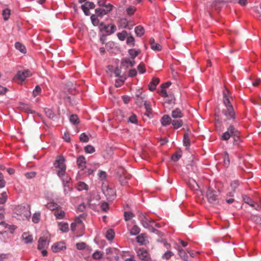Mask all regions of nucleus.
<instances>
[{
    "instance_id": "f257e3e1",
    "label": "nucleus",
    "mask_w": 261,
    "mask_h": 261,
    "mask_svg": "<svg viewBox=\"0 0 261 261\" xmlns=\"http://www.w3.org/2000/svg\"><path fill=\"white\" fill-rule=\"evenodd\" d=\"M228 92L229 91L226 88H225V90L223 92V101L226 107V109L222 110V113L226 118V119L224 120L225 121L231 119L234 120L236 119L235 112L227 96Z\"/></svg>"
},
{
    "instance_id": "f03ea898",
    "label": "nucleus",
    "mask_w": 261,
    "mask_h": 261,
    "mask_svg": "<svg viewBox=\"0 0 261 261\" xmlns=\"http://www.w3.org/2000/svg\"><path fill=\"white\" fill-rule=\"evenodd\" d=\"M65 159L63 156L59 155L57 156L56 161L54 163L55 167L58 168L57 174L59 177L63 176L66 172V165L64 163Z\"/></svg>"
},
{
    "instance_id": "7ed1b4c3",
    "label": "nucleus",
    "mask_w": 261,
    "mask_h": 261,
    "mask_svg": "<svg viewBox=\"0 0 261 261\" xmlns=\"http://www.w3.org/2000/svg\"><path fill=\"white\" fill-rule=\"evenodd\" d=\"M219 192L211 188H208L206 192V198L208 202L213 205H218L219 204Z\"/></svg>"
},
{
    "instance_id": "20e7f679",
    "label": "nucleus",
    "mask_w": 261,
    "mask_h": 261,
    "mask_svg": "<svg viewBox=\"0 0 261 261\" xmlns=\"http://www.w3.org/2000/svg\"><path fill=\"white\" fill-rule=\"evenodd\" d=\"M29 205H19L15 209L14 213L22 219H28L31 216V212Z\"/></svg>"
},
{
    "instance_id": "39448f33",
    "label": "nucleus",
    "mask_w": 261,
    "mask_h": 261,
    "mask_svg": "<svg viewBox=\"0 0 261 261\" xmlns=\"http://www.w3.org/2000/svg\"><path fill=\"white\" fill-rule=\"evenodd\" d=\"M104 7L105 9L97 8L95 10V12L97 16L102 17L105 15L107 14L112 11L113 6L110 4H108L107 6Z\"/></svg>"
},
{
    "instance_id": "423d86ee",
    "label": "nucleus",
    "mask_w": 261,
    "mask_h": 261,
    "mask_svg": "<svg viewBox=\"0 0 261 261\" xmlns=\"http://www.w3.org/2000/svg\"><path fill=\"white\" fill-rule=\"evenodd\" d=\"M233 133H236V136H237L238 130L234 128L233 125H230L227 128V130L222 134L221 138L223 140L227 141L230 137H232Z\"/></svg>"
},
{
    "instance_id": "0eeeda50",
    "label": "nucleus",
    "mask_w": 261,
    "mask_h": 261,
    "mask_svg": "<svg viewBox=\"0 0 261 261\" xmlns=\"http://www.w3.org/2000/svg\"><path fill=\"white\" fill-rule=\"evenodd\" d=\"M137 255L141 261H152L150 254L148 251L143 248H140L138 250Z\"/></svg>"
},
{
    "instance_id": "6e6552de",
    "label": "nucleus",
    "mask_w": 261,
    "mask_h": 261,
    "mask_svg": "<svg viewBox=\"0 0 261 261\" xmlns=\"http://www.w3.org/2000/svg\"><path fill=\"white\" fill-rule=\"evenodd\" d=\"M102 191L108 200H113L115 197L116 192L114 189L106 186L103 187Z\"/></svg>"
},
{
    "instance_id": "1a4fd4ad",
    "label": "nucleus",
    "mask_w": 261,
    "mask_h": 261,
    "mask_svg": "<svg viewBox=\"0 0 261 261\" xmlns=\"http://www.w3.org/2000/svg\"><path fill=\"white\" fill-rule=\"evenodd\" d=\"M32 74V73L28 69L18 71L15 75V78L21 81H24L27 77L31 76Z\"/></svg>"
},
{
    "instance_id": "9d476101",
    "label": "nucleus",
    "mask_w": 261,
    "mask_h": 261,
    "mask_svg": "<svg viewBox=\"0 0 261 261\" xmlns=\"http://www.w3.org/2000/svg\"><path fill=\"white\" fill-rule=\"evenodd\" d=\"M66 248L64 242H60L55 243L52 246L51 249L54 252H58L60 251L65 249Z\"/></svg>"
},
{
    "instance_id": "9b49d317",
    "label": "nucleus",
    "mask_w": 261,
    "mask_h": 261,
    "mask_svg": "<svg viewBox=\"0 0 261 261\" xmlns=\"http://www.w3.org/2000/svg\"><path fill=\"white\" fill-rule=\"evenodd\" d=\"M136 64L134 60L129 58H123L121 60V65L126 68H128L129 65L130 67H133Z\"/></svg>"
},
{
    "instance_id": "f8f14e48",
    "label": "nucleus",
    "mask_w": 261,
    "mask_h": 261,
    "mask_svg": "<svg viewBox=\"0 0 261 261\" xmlns=\"http://www.w3.org/2000/svg\"><path fill=\"white\" fill-rule=\"evenodd\" d=\"M146 237L145 233H141L137 237V242L141 245H145L148 243V241L146 239Z\"/></svg>"
},
{
    "instance_id": "ddd939ff",
    "label": "nucleus",
    "mask_w": 261,
    "mask_h": 261,
    "mask_svg": "<svg viewBox=\"0 0 261 261\" xmlns=\"http://www.w3.org/2000/svg\"><path fill=\"white\" fill-rule=\"evenodd\" d=\"M105 31L108 35L113 34L116 31V27L114 24H107L103 28Z\"/></svg>"
},
{
    "instance_id": "4468645a",
    "label": "nucleus",
    "mask_w": 261,
    "mask_h": 261,
    "mask_svg": "<svg viewBox=\"0 0 261 261\" xmlns=\"http://www.w3.org/2000/svg\"><path fill=\"white\" fill-rule=\"evenodd\" d=\"M145 96L142 95V94H136L135 97V103L140 107L144 105L145 100Z\"/></svg>"
},
{
    "instance_id": "2eb2a0df",
    "label": "nucleus",
    "mask_w": 261,
    "mask_h": 261,
    "mask_svg": "<svg viewBox=\"0 0 261 261\" xmlns=\"http://www.w3.org/2000/svg\"><path fill=\"white\" fill-rule=\"evenodd\" d=\"M160 80L156 77H153L148 85V89L150 91H153L156 89V86L159 83Z\"/></svg>"
},
{
    "instance_id": "dca6fc26",
    "label": "nucleus",
    "mask_w": 261,
    "mask_h": 261,
    "mask_svg": "<svg viewBox=\"0 0 261 261\" xmlns=\"http://www.w3.org/2000/svg\"><path fill=\"white\" fill-rule=\"evenodd\" d=\"M48 243H47L46 239L41 237L38 240V249L41 250L47 248Z\"/></svg>"
},
{
    "instance_id": "f3484780",
    "label": "nucleus",
    "mask_w": 261,
    "mask_h": 261,
    "mask_svg": "<svg viewBox=\"0 0 261 261\" xmlns=\"http://www.w3.org/2000/svg\"><path fill=\"white\" fill-rule=\"evenodd\" d=\"M172 121L171 117L168 115H164L161 119V123L164 126L170 124Z\"/></svg>"
},
{
    "instance_id": "a211bd4d",
    "label": "nucleus",
    "mask_w": 261,
    "mask_h": 261,
    "mask_svg": "<svg viewBox=\"0 0 261 261\" xmlns=\"http://www.w3.org/2000/svg\"><path fill=\"white\" fill-rule=\"evenodd\" d=\"M77 164L79 168L82 170L86 167V160L84 156L81 155L77 159Z\"/></svg>"
},
{
    "instance_id": "6ab92c4d",
    "label": "nucleus",
    "mask_w": 261,
    "mask_h": 261,
    "mask_svg": "<svg viewBox=\"0 0 261 261\" xmlns=\"http://www.w3.org/2000/svg\"><path fill=\"white\" fill-rule=\"evenodd\" d=\"M121 70V69L119 67H116L114 71V72L115 74L116 77H119L120 78V81L122 83H123L125 80L126 79V77L125 75H120Z\"/></svg>"
},
{
    "instance_id": "aec40b11",
    "label": "nucleus",
    "mask_w": 261,
    "mask_h": 261,
    "mask_svg": "<svg viewBox=\"0 0 261 261\" xmlns=\"http://www.w3.org/2000/svg\"><path fill=\"white\" fill-rule=\"evenodd\" d=\"M144 105L145 106L146 113L145 115L149 118H152V108L151 107L150 103L149 102H148L147 101H145L144 103Z\"/></svg>"
},
{
    "instance_id": "412c9836",
    "label": "nucleus",
    "mask_w": 261,
    "mask_h": 261,
    "mask_svg": "<svg viewBox=\"0 0 261 261\" xmlns=\"http://www.w3.org/2000/svg\"><path fill=\"white\" fill-rule=\"evenodd\" d=\"M171 116L173 118H180L184 116V114L179 108H176L172 111Z\"/></svg>"
},
{
    "instance_id": "4be33fe9",
    "label": "nucleus",
    "mask_w": 261,
    "mask_h": 261,
    "mask_svg": "<svg viewBox=\"0 0 261 261\" xmlns=\"http://www.w3.org/2000/svg\"><path fill=\"white\" fill-rule=\"evenodd\" d=\"M131 177V175L129 174L126 175H121L119 177V181L122 185H125L127 183V181Z\"/></svg>"
},
{
    "instance_id": "5701e85b",
    "label": "nucleus",
    "mask_w": 261,
    "mask_h": 261,
    "mask_svg": "<svg viewBox=\"0 0 261 261\" xmlns=\"http://www.w3.org/2000/svg\"><path fill=\"white\" fill-rule=\"evenodd\" d=\"M189 188L193 190H196L199 188L196 181L192 178H190L187 183Z\"/></svg>"
},
{
    "instance_id": "b1692460",
    "label": "nucleus",
    "mask_w": 261,
    "mask_h": 261,
    "mask_svg": "<svg viewBox=\"0 0 261 261\" xmlns=\"http://www.w3.org/2000/svg\"><path fill=\"white\" fill-rule=\"evenodd\" d=\"M128 53L130 56V59L134 60L141 53V50L140 49H130L128 50Z\"/></svg>"
},
{
    "instance_id": "393cba45",
    "label": "nucleus",
    "mask_w": 261,
    "mask_h": 261,
    "mask_svg": "<svg viewBox=\"0 0 261 261\" xmlns=\"http://www.w3.org/2000/svg\"><path fill=\"white\" fill-rule=\"evenodd\" d=\"M189 135L190 134L188 133H185L184 135L183 138V144L185 146L187 147V149H188L191 144Z\"/></svg>"
},
{
    "instance_id": "a878e982",
    "label": "nucleus",
    "mask_w": 261,
    "mask_h": 261,
    "mask_svg": "<svg viewBox=\"0 0 261 261\" xmlns=\"http://www.w3.org/2000/svg\"><path fill=\"white\" fill-rule=\"evenodd\" d=\"M22 239L26 244L32 243L33 242L32 236L26 232L22 234Z\"/></svg>"
},
{
    "instance_id": "bb28decb",
    "label": "nucleus",
    "mask_w": 261,
    "mask_h": 261,
    "mask_svg": "<svg viewBox=\"0 0 261 261\" xmlns=\"http://www.w3.org/2000/svg\"><path fill=\"white\" fill-rule=\"evenodd\" d=\"M135 32L137 36L141 37L144 35L145 31L143 27L138 25L135 28Z\"/></svg>"
},
{
    "instance_id": "cd10ccee",
    "label": "nucleus",
    "mask_w": 261,
    "mask_h": 261,
    "mask_svg": "<svg viewBox=\"0 0 261 261\" xmlns=\"http://www.w3.org/2000/svg\"><path fill=\"white\" fill-rule=\"evenodd\" d=\"M44 112L46 116L50 119H54V118L56 117L55 113L50 109L45 108Z\"/></svg>"
},
{
    "instance_id": "c85d7f7f",
    "label": "nucleus",
    "mask_w": 261,
    "mask_h": 261,
    "mask_svg": "<svg viewBox=\"0 0 261 261\" xmlns=\"http://www.w3.org/2000/svg\"><path fill=\"white\" fill-rule=\"evenodd\" d=\"M58 225L60 226V229L63 232H67L69 230L68 224L67 223L59 222Z\"/></svg>"
},
{
    "instance_id": "c756f323",
    "label": "nucleus",
    "mask_w": 261,
    "mask_h": 261,
    "mask_svg": "<svg viewBox=\"0 0 261 261\" xmlns=\"http://www.w3.org/2000/svg\"><path fill=\"white\" fill-rule=\"evenodd\" d=\"M173 128L177 129L183 125V122L181 120H173L171 122Z\"/></svg>"
},
{
    "instance_id": "7c9ffc66",
    "label": "nucleus",
    "mask_w": 261,
    "mask_h": 261,
    "mask_svg": "<svg viewBox=\"0 0 261 261\" xmlns=\"http://www.w3.org/2000/svg\"><path fill=\"white\" fill-rule=\"evenodd\" d=\"M15 48L19 50L22 53H26V48L25 46L19 42H17L15 44Z\"/></svg>"
},
{
    "instance_id": "2f4dec72",
    "label": "nucleus",
    "mask_w": 261,
    "mask_h": 261,
    "mask_svg": "<svg viewBox=\"0 0 261 261\" xmlns=\"http://www.w3.org/2000/svg\"><path fill=\"white\" fill-rule=\"evenodd\" d=\"M46 207L47 208H48L51 211H54V210H56L59 207V205L55 202H51L48 203L46 205Z\"/></svg>"
},
{
    "instance_id": "473e14b6",
    "label": "nucleus",
    "mask_w": 261,
    "mask_h": 261,
    "mask_svg": "<svg viewBox=\"0 0 261 261\" xmlns=\"http://www.w3.org/2000/svg\"><path fill=\"white\" fill-rule=\"evenodd\" d=\"M140 232V228L137 225H134L130 231L131 235L136 236Z\"/></svg>"
},
{
    "instance_id": "72a5a7b5",
    "label": "nucleus",
    "mask_w": 261,
    "mask_h": 261,
    "mask_svg": "<svg viewBox=\"0 0 261 261\" xmlns=\"http://www.w3.org/2000/svg\"><path fill=\"white\" fill-rule=\"evenodd\" d=\"M54 214L57 219H60L64 218L65 216V212L61 210H58L57 208Z\"/></svg>"
},
{
    "instance_id": "f704fd0d",
    "label": "nucleus",
    "mask_w": 261,
    "mask_h": 261,
    "mask_svg": "<svg viewBox=\"0 0 261 261\" xmlns=\"http://www.w3.org/2000/svg\"><path fill=\"white\" fill-rule=\"evenodd\" d=\"M115 236V232L112 229H110L107 230L106 232V237L109 240H112L114 239Z\"/></svg>"
},
{
    "instance_id": "c9c22d12",
    "label": "nucleus",
    "mask_w": 261,
    "mask_h": 261,
    "mask_svg": "<svg viewBox=\"0 0 261 261\" xmlns=\"http://www.w3.org/2000/svg\"><path fill=\"white\" fill-rule=\"evenodd\" d=\"M178 253L181 258L184 261H188V256L186 252L182 249H179Z\"/></svg>"
},
{
    "instance_id": "e433bc0d",
    "label": "nucleus",
    "mask_w": 261,
    "mask_h": 261,
    "mask_svg": "<svg viewBox=\"0 0 261 261\" xmlns=\"http://www.w3.org/2000/svg\"><path fill=\"white\" fill-rule=\"evenodd\" d=\"M69 120L71 123L73 124H77L79 123L80 121L78 118V117L75 114H72L70 116Z\"/></svg>"
},
{
    "instance_id": "4c0bfd02",
    "label": "nucleus",
    "mask_w": 261,
    "mask_h": 261,
    "mask_svg": "<svg viewBox=\"0 0 261 261\" xmlns=\"http://www.w3.org/2000/svg\"><path fill=\"white\" fill-rule=\"evenodd\" d=\"M127 36L128 34L125 31L117 33V37L121 41H124Z\"/></svg>"
},
{
    "instance_id": "58836bf2",
    "label": "nucleus",
    "mask_w": 261,
    "mask_h": 261,
    "mask_svg": "<svg viewBox=\"0 0 261 261\" xmlns=\"http://www.w3.org/2000/svg\"><path fill=\"white\" fill-rule=\"evenodd\" d=\"M97 17L96 14H93L91 16L92 23L94 26H97L99 23V20L98 19Z\"/></svg>"
},
{
    "instance_id": "ea45409f",
    "label": "nucleus",
    "mask_w": 261,
    "mask_h": 261,
    "mask_svg": "<svg viewBox=\"0 0 261 261\" xmlns=\"http://www.w3.org/2000/svg\"><path fill=\"white\" fill-rule=\"evenodd\" d=\"M10 10L8 8H6L3 11L2 15L5 20H7L9 19L10 15Z\"/></svg>"
},
{
    "instance_id": "a19ab883",
    "label": "nucleus",
    "mask_w": 261,
    "mask_h": 261,
    "mask_svg": "<svg viewBox=\"0 0 261 261\" xmlns=\"http://www.w3.org/2000/svg\"><path fill=\"white\" fill-rule=\"evenodd\" d=\"M40 212L35 213L32 217V221L35 223H38L40 220Z\"/></svg>"
},
{
    "instance_id": "79ce46f5",
    "label": "nucleus",
    "mask_w": 261,
    "mask_h": 261,
    "mask_svg": "<svg viewBox=\"0 0 261 261\" xmlns=\"http://www.w3.org/2000/svg\"><path fill=\"white\" fill-rule=\"evenodd\" d=\"M240 133L239 130H238L237 136H236V133H233L232 137H233L234 142L233 144L235 145H239L240 142H241V140L240 138Z\"/></svg>"
},
{
    "instance_id": "37998d69",
    "label": "nucleus",
    "mask_w": 261,
    "mask_h": 261,
    "mask_svg": "<svg viewBox=\"0 0 261 261\" xmlns=\"http://www.w3.org/2000/svg\"><path fill=\"white\" fill-rule=\"evenodd\" d=\"M126 43L128 45H131L132 46H135V38L132 35L129 36H127Z\"/></svg>"
},
{
    "instance_id": "c03bdc74",
    "label": "nucleus",
    "mask_w": 261,
    "mask_h": 261,
    "mask_svg": "<svg viewBox=\"0 0 261 261\" xmlns=\"http://www.w3.org/2000/svg\"><path fill=\"white\" fill-rule=\"evenodd\" d=\"M7 200V195L6 192H3L0 195V204H3Z\"/></svg>"
},
{
    "instance_id": "a18cd8bd",
    "label": "nucleus",
    "mask_w": 261,
    "mask_h": 261,
    "mask_svg": "<svg viewBox=\"0 0 261 261\" xmlns=\"http://www.w3.org/2000/svg\"><path fill=\"white\" fill-rule=\"evenodd\" d=\"M251 220L257 224L261 225V218L256 215H252L250 218Z\"/></svg>"
},
{
    "instance_id": "49530a36",
    "label": "nucleus",
    "mask_w": 261,
    "mask_h": 261,
    "mask_svg": "<svg viewBox=\"0 0 261 261\" xmlns=\"http://www.w3.org/2000/svg\"><path fill=\"white\" fill-rule=\"evenodd\" d=\"M85 151L86 153H92L95 152V149L93 146L88 145L85 147Z\"/></svg>"
},
{
    "instance_id": "de8ad7c7",
    "label": "nucleus",
    "mask_w": 261,
    "mask_h": 261,
    "mask_svg": "<svg viewBox=\"0 0 261 261\" xmlns=\"http://www.w3.org/2000/svg\"><path fill=\"white\" fill-rule=\"evenodd\" d=\"M124 216L125 221H129L134 217V214L130 212H125Z\"/></svg>"
},
{
    "instance_id": "09e8293b",
    "label": "nucleus",
    "mask_w": 261,
    "mask_h": 261,
    "mask_svg": "<svg viewBox=\"0 0 261 261\" xmlns=\"http://www.w3.org/2000/svg\"><path fill=\"white\" fill-rule=\"evenodd\" d=\"M239 185L240 182L238 180L232 181L230 184V187L231 190L233 191V192H236V189L239 187Z\"/></svg>"
},
{
    "instance_id": "8fccbe9b",
    "label": "nucleus",
    "mask_w": 261,
    "mask_h": 261,
    "mask_svg": "<svg viewBox=\"0 0 261 261\" xmlns=\"http://www.w3.org/2000/svg\"><path fill=\"white\" fill-rule=\"evenodd\" d=\"M139 73L142 74L146 72L145 65L143 63H140L137 67Z\"/></svg>"
},
{
    "instance_id": "3c124183",
    "label": "nucleus",
    "mask_w": 261,
    "mask_h": 261,
    "mask_svg": "<svg viewBox=\"0 0 261 261\" xmlns=\"http://www.w3.org/2000/svg\"><path fill=\"white\" fill-rule=\"evenodd\" d=\"M102 253L99 251H95L92 255V257L95 259H99L102 258Z\"/></svg>"
},
{
    "instance_id": "603ef678",
    "label": "nucleus",
    "mask_w": 261,
    "mask_h": 261,
    "mask_svg": "<svg viewBox=\"0 0 261 261\" xmlns=\"http://www.w3.org/2000/svg\"><path fill=\"white\" fill-rule=\"evenodd\" d=\"M80 140L82 142H88L89 141V137L85 133H82L80 137Z\"/></svg>"
},
{
    "instance_id": "864d4df0",
    "label": "nucleus",
    "mask_w": 261,
    "mask_h": 261,
    "mask_svg": "<svg viewBox=\"0 0 261 261\" xmlns=\"http://www.w3.org/2000/svg\"><path fill=\"white\" fill-rule=\"evenodd\" d=\"M224 163L226 166H228L229 165L230 161L229 159V155L227 152L225 151L224 152Z\"/></svg>"
},
{
    "instance_id": "5fc2aeb1",
    "label": "nucleus",
    "mask_w": 261,
    "mask_h": 261,
    "mask_svg": "<svg viewBox=\"0 0 261 261\" xmlns=\"http://www.w3.org/2000/svg\"><path fill=\"white\" fill-rule=\"evenodd\" d=\"M128 121L132 123H137L138 120L136 115L134 114H132V115L129 117Z\"/></svg>"
},
{
    "instance_id": "6e6d98bb",
    "label": "nucleus",
    "mask_w": 261,
    "mask_h": 261,
    "mask_svg": "<svg viewBox=\"0 0 261 261\" xmlns=\"http://www.w3.org/2000/svg\"><path fill=\"white\" fill-rule=\"evenodd\" d=\"M117 173L119 175V177H120L121 175H126L128 174L127 173L125 169L122 167H120L118 169Z\"/></svg>"
},
{
    "instance_id": "4d7b16f0",
    "label": "nucleus",
    "mask_w": 261,
    "mask_h": 261,
    "mask_svg": "<svg viewBox=\"0 0 261 261\" xmlns=\"http://www.w3.org/2000/svg\"><path fill=\"white\" fill-rule=\"evenodd\" d=\"M87 245L84 242H80L76 244V247L78 250H83L86 248Z\"/></svg>"
},
{
    "instance_id": "13d9d810",
    "label": "nucleus",
    "mask_w": 261,
    "mask_h": 261,
    "mask_svg": "<svg viewBox=\"0 0 261 261\" xmlns=\"http://www.w3.org/2000/svg\"><path fill=\"white\" fill-rule=\"evenodd\" d=\"M173 255V253L172 252L168 251L163 254L162 258L168 260Z\"/></svg>"
},
{
    "instance_id": "bf43d9fd",
    "label": "nucleus",
    "mask_w": 261,
    "mask_h": 261,
    "mask_svg": "<svg viewBox=\"0 0 261 261\" xmlns=\"http://www.w3.org/2000/svg\"><path fill=\"white\" fill-rule=\"evenodd\" d=\"M41 91V87L37 85L36 86L35 89L33 91V95L34 97H36L37 95H38Z\"/></svg>"
},
{
    "instance_id": "052dcab7",
    "label": "nucleus",
    "mask_w": 261,
    "mask_h": 261,
    "mask_svg": "<svg viewBox=\"0 0 261 261\" xmlns=\"http://www.w3.org/2000/svg\"><path fill=\"white\" fill-rule=\"evenodd\" d=\"M151 48L154 51H160L162 49L161 45L159 43H154L150 46Z\"/></svg>"
},
{
    "instance_id": "680f3d73",
    "label": "nucleus",
    "mask_w": 261,
    "mask_h": 261,
    "mask_svg": "<svg viewBox=\"0 0 261 261\" xmlns=\"http://www.w3.org/2000/svg\"><path fill=\"white\" fill-rule=\"evenodd\" d=\"M81 8L86 15L89 16L90 15V12L89 11L88 7L86 6V5H82L81 6Z\"/></svg>"
},
{
    "instance_id": "e2e57ef3",
    "label": "nucleus",
    "mask_w": 261,
    "mask_h": 261,
    "mask_svg": "<svg viewBox=\"0 0 261 261\" xmlns=\"http://www.w3.org/2000/svg\"><path fill=\"white\" fill-rule=\"evenodd\" d=\"M100 207L103 212H106L109 208L108 203L106 202H102L100 205Z\"/></svg>"
},
{
    "instance_id": "0e129e2a",
    "label": "nucleus",
    "mask_w": 261,
    "mask_h": 261,
    "mask_svg": "<svg viewBox=\"0 0 261 261\" xmlns=\"http://www.w3.org/2000/svg\"><path fill=\"white\" fill-rule=\"evenodd\" d=\"M149 230L150 231H151L152 232H153V233H156L157 234H158L159 236H163V233L161 232L160 231H159V230L158 229H156L155 228H154L152 226H150L149 227Z\"/></svg>"
},
{
    "instance_id": "69168bd1",
    "label": "nucleus",
    "mask_w": 261,
    "mask_h": 261,
    "mask_svg": "<svg viewBox=\"0 0 261 261\" xmlns=\"http://www.w3.org/2000/svg\"><path fill=\"white\" fill-rule=\"evenodd\" d=\"M6 181L4 179L3 174L0 172V188H3L5 186Z\"/></svg>"
},
{
    "instance_id": "338daca9",
    "label": "nucleus",
    "mask_w": 261,
    "mask_h": 261,
    "mask_svg": "<svg viewBox=\"0 0 261 261\" xmlns=\"http://www.w3.org/2000/svg\"><path fill=\"white\" fill-rule=\"evenodd\" d=\"M181 155L177 152L173 154L171 156V160L174 162H176L181 158Z\"/></svg>"
},
{
    "instance_id": "774afa93",
    "label": "nucleus",
    "mask_w": 261,
    "mask_h": 261,
    "mask_svg": "<svg viewBox=\"0 0 261 261\" xmlns=\"http://www.w3.org/2000/svg\"><path fill=\"white\" fill-rule=\"evenodd\" d=\"M243 201L245 203L248 204V205L252 202L253 201L247 195H244L243 196Z\"/></svg>"
}]
</instances>
